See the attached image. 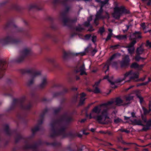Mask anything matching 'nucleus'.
<instances>
[{
  "mask_svg": "<svg viewBox=\"0 0 151 151\" xmlns=\"http://www.w3.org/2000/svg\"><path fill=\"white\" fill-rule=\"evenodd\" d=\"M4 28L6 30L12 29V30L7 33V35L5 38L0 39V44L3 45L9 43L17 44L20 42L22 37L19 39L14 38L16 33H21L22 36L29 38L30 37V35L28 31L24 30L22 28L18 27L15 25L13 18H9L7 20Z\"/></svg>",
  "mask_w": 151,
  "mask_h": 151,
  "instance_id": "1",
  "label": "nucleus"
},
{
  "mask_svg": "<svg viewBox=\"0 0 151 151\" xmlns=\"http://www.w3.org/2000/svg\"><path fill=\"white\" fill-rule=\"evenodd\" d=\"M26 99L25 96H23L19 99H14L11 106L8 109V111L14 110L17 107L25 111H30L32 107V104L30 101L25 103Z\"/></svg>",
  "mask_w": 151,
  "mask_h": 151,
  "instance_id": "2",
  "label": "nucleus"
},
{
  "mask_svg": "<svg viewBox=\"0 0 151 151\" xmlns=\"http://www.w3.org/2000/svg\"><path fill=\"white\" fill-rule=\"evenodd\" d=\"M4 130L6 135L10 137L13 134L15 135L14 136L15 143L16 144L21 139L24 140V142L26 140H27L29 142L28 140H31L33 138L34 135L32 134V135L26 138L23 136L19 132H18L17 129H10L9 126L8 124H4Z\"/></svg>",
  "mask_w": 151,
  "mask_h": 151,
  "instance_id": "3",
  "label": "nucleus"
},
{
  "mask_svg": "<svg viewBox=\"0 0 151 151\" xmlns=\"http://www.w3.org/2000/svg\"><path fill=\"white\" fill-rule=\"evenodd\" d=\"M20 73L22 74H29L31 76V79L27 83V85L30 86L33 84L35 78L41 74V72L37 71L34 68L30 69H24L20 70Z\"/></svg>",
  "mask_w": 151,
  "mask_h": 151,
  "instance_id": "4",
  "label": "nucleus"
},
{
  "mask_svg": "<svg viewBox=\"0 0 151 151\" xmlns=\"http://www.w3.org/2000/svg\"><path fill=\"white\" fill-rule=\"evenodd\" d=\"M7 4H9V6L7 7L4 11V14H6L13 10L21 12L23 9L22 7L18 6L17 3L10 2L9 0H6L0 3V6H4Z\"/></svg>",
  "mask_w": 151,
  "mask_h": 151,
  "instance_id": "5",
  "label": "nucleus"
},
{
  "mask_svg": "<svg viewBox=\"0 0 151 151\" xmlns=\"http://www.w3.org/2000/svg\"><path fill=\"white\" fill-rule=\"evenodd\" d=\"M132 75L133 76H131L129 78V79L125 82H129L132 80H133L135 81H139V80L143 81L144 80V79L141 78L140 79H138L139 78V73L135 72H133L132 70H131L127 72L124 75V78H119L116 79L115 81V83H121L122 81H124L126 77Z\"/></svg>",
  "mask_w": 151,
  "mask_h": 151,
  "instance_id": "6",
  "label": "nucleus"
},
{
  "mask_svg": "<svg viewBox=\"0 0 151 151\" xmlns=\"http://www.w3.org/2000/svg\"><path fill=\"white\" fill-rule=\"evenodd\" d=\"M123 13L129 14V11L123 6H122L119 7L116 6L114 8V12L112 15L115 19H119Z\"/></svg>",
  "mask_w": 151,
  "mask_h": 151,
  "instance_id": "7",
  "label": "nucleus"
},
{
  "mask_svg": "<svg viewBox=\"0 0 151 151\" xmlns=\"http://www.w3.org/2000/svg\"><path fill=\"white\" fill-rule=\"evenodd\" d=\"M66 128L65 126H63L60 129H56L53 132H51L50 136L52 138H54L59 136H62L63 137H67V133H65Z\"/></svg>",
  "mask_w": 151,
  "mask_h": 151,
  "instance_id": "8",
  "label": "nucleus"
},
{
  "mask_svg": "<svg viewBox=\"0 0 151 151\" xmlns=\"http://www.w3.org/2000/svg\"><path fill=\"white\" fill-rule=\"evenodd\" d=\"M31 50L27 48L24 49L21 52V54L16 59L14 60V61L17 63H20L22 62L24 58L27 56L31 54Z\"/></svg>",
  "mask_w": 151,
  "mask_h": 151,
  "instance_id": "9",
  "label": "nucleus"
},
{
  "mask_svg": "<svg viewBox=\"0 0 151 151\" xmlns=\"http://www.w3.org/2000/svg\"><path fill=\"white\" fill-rule=\"evenodd\" d=\"M113 101H109L106 103H104L100 104L99 106H98L95 107L92 110V113H95L97 114L100 113L101 111V107L103 106H107L112 104H113Z\"/></svg>",
  "mask_w": 151,
  "mask_h": 151,
  "instance_id": "10",
  "label": "nucleus"
},
{
  "mask_svg": "<svg viewBox=\"0 0 151 151\" xmlns=\"http://www.w3.org/2000/svg\"><path fill=\"white\" fill-rule=\"evenodd\" d=\"M7 66V62L4 59L0 58V79L4 76Z\"/></svg>",
  "mask_w": 151,
  "mask_h": 151,
  "instance_id": "11",
  "label": "nucleus"
},
{
  "mask_svg": "<svg viewBox=\"0 0 151 151\" xmlns=\"http://www.w3.org/2000/svg\"><path fill=\"white\" fill-rule=\"evenodd\" d=\"M79 54H80L81 56H83L85 55V53L84 52H81L75 53L73 52H67L64 51L63 52V57L64 60H66L68 59L71 56H77Z\"/></svg>",
  "mask_w": 151,
  "mask_h": 151,
  "instance_id": "12",
  "label": "nucleus"
},
{
  "mask_svg": "<svg viewBox=\"0 0 151 151\" xmlns=\"http://www.w3.org/2000/svg\"><path fill=\"white\" fill-rule=\"evenodd\" d=\"M120 55V54L119 53H114L111 56L110 58L108 60L106 64L105 65V67L107 68V69L105 71V73H106V71L109 70V67L111 64L112 60L116 58L117 57L119 56Z\"/></svg>",
  "mask_w": 151,
  "mask_h": 151,
  "instance_id": "13",
  "label": "nucleus"
},
{
  "mask_svg": "<svg viewBox=\"0 0 151 151\" xmlns=\"http://www.w3.org/2000/svg\"><path fill=\"white\" fill-rule=\"evenodd\" d=\"M2 91L4 95L9 97L12 96L14 93V91L10 86H9L8 87H4L2 89Z\"/></svg>",
  "mask_w": 151,
  "mask_h": 151,
  "instance_id": "14",
  "label": "nucleus"
},
{
  "mask_svg": "<svg viewBox=\"0 0 151 151\" xmlns=\"http://www.w3.org/2000/svg\"><path fill=\"white\" fill-rule=\"evenodd\" d=\"M77 21L76 18H75L73 19H71L68 18L67 19L66 24H64L65 26L68 27L71 30H73L75 29V27L73 24L76 23Z\"/></svg>",
  "mask_w": 151,
  "mask_h": 151,
  "instance_id": "15",
  "label": "nucleus"
},
{
  "mask_svg": "<svg viewBox=\"0 0 151 151\" xmlns=\"http://www.w3.org/2000/svg\"><path fill=\"white\" fill-rule=\"evenodd\" d=\"M130 59L129 55H127L125 56L122 60L120 62V65L122 68H126L129 65Z\"/></svg>",
  "mask_w": 151,
  "mask_h": 151,
  "instance_id": "16",
  "label": "nucleus"
},
{
  "mask_svg": "<svg viewBox=\"0 0 151 151\" xmlns=\"http://www.w3.org/2000/svg\"><path fill=\"white\" fill-rule=\"evenodd\" d=\"M45 37L51 39L55 43H57L58 41V39L57 37L54 34L50 33H46L45 34Z\"/></svg>",
  "mask_w": 151,
  "mask_h": 151,
  "instance_id": "17",
  "label": "nucleus"
},
{
  "mask_svg": "<svg viewBox=\"0 0 151 151\" xmlns=\"http://www.w3.org/2000/svg\"><path fill=\"white\" fill-rule=\"evenodd\" d=\"M47 61L51 64L52 66L55 68L60 69V67L59 64L57 63L54 58H48L47 59Z\"/></svg>",
  "mask_w": 151,
  "mask_h": 151,
  "instance_id": "18",
  "label": "nucleus"
},
{
  "mask_svg": "<svg viewBox=\"0 0 151 151\" xmlns=\"http://www.w3.org/2000/svg\"><path fill=\"white\" fill-rule=\"evenodd\" d=\"M29 9L30 10L32 9H35L37 10H40L42 9L41 4L38 3L31 4L29 6Z\"/></svg>",
  "mask_w": 151,
  "mask_h": 151,
  "instance_id": "19",
  "label": "nucleus"
},
{
  "mask_svg": "<svg viewBox=\"0 0 151 151\" xmlns=\"http://www.w3.org/2000/svg\"><path fill=\"white\" fill-rule=\"evenodd\" d=\"M68 91V90L67 89L65 88L62 91L54 93L53 94V97H55L59 96H63Z\"/></svg>",
  "mask_w": 151,
  "mask_h": 151,
  "instance_id": "20",
  "label": "nucleus"
},
{
  "mask_svg": "<svg viewBox=\"0 0 151 151\" xmlns=\"http://www.w3.org/2000/svg\"><path fill=\"white\" fill-rule=\"evenodd\" d=\"M103 12V9L101 8H100L99 10L97 12L96 14L95 15L96 19H97V18L99 19H104V15H102Z\"/></svg>",
  "mask_w": 151,
  "mask_h": 151,
  "instance_id": "21",
  "label": "nucleus"
},
{
  "mask_svg": "<svg viewBox=\"0 0 151 151\" xmlns=\"http://www.w3.org/2000/svg\"><path fill=\"white\" fill-rule=\"evenodd\" d=\"M67 13L64 11L60 13V15L62 18V21L64 24H66L68 18L67 17Z\"/></svg>",
  "mask_w": 151,
  "mask_h": 151,
  "instance_id": "22",
  "label": "nucleus"
},
{
  "mask_svg": "<svg viewBox=\"0 0 151 151\" xmlns=\"http://www.w3.org/2000/svg\"><path fill=\"white\" fill-rule=\"evenodd\" d=\"M48 20L51 23V25L50 27L52 30H55L57 29V26L54 24L53 21L54 19L51 17H48L47 18Z\"/></svg>",
  "mask_w": 151,
  "mask_h": 151,
  "instance_id": "23",
  "label": "nucleus"
},
{
  "mask_svg": "<svg viewBox=\"0 0 151 151\" xmlns=\"http://www.w3.org/2000/svg\"><path fill=\"white\" fill-rule=\"evenodd\" d=\"M130 122L133 124L140 125L141 126H145V125L142 123L141 120L140 119L137 120V119H134L133 120H130Z\"/></svg>",
  "mask_w": 151,
  "mask_h": 151,
  "instance_id": "24",
  "label": "nucleus"
},
{
  "mask_svg": "<svg viewBox=\"0 0 151 151\" xmlns=\"http://www.w3.org/2000/svg\"><path fill=\"white\" fill-rule=\"evenodd\" d=\"M103 116L101 115H98L96 116H91L90 115V119H94L96 120L99 122L101 123L103 119Z\"/></svg>",
  "mask_w": 151,
  "mask_h": 151,
  "instance_id": "25",
  "label": "nucleus"
},
{
  "mask_svg": "<svg viewBox=\"0 0 151 151\" xmlns=\"http://www.w3.org/2000/svg\"><path fill=\"white\" fill-rule=\"evenodd\" d=\"M129 40L131 41V42L128 45L129 47H134V45L137 42L136 40L132 37L130 36Z\"/></svg>",
  "mask_w": 151,
  "mask_h": 151,
  "instance_id": "26",
  "label": "nucleus"
},
{
  "mask_svg": "<svg viewBox=\"0 0 151 151\" xmlns=\"http://www.w3.org/2000/svg\"><path fill=\"white\" fill-rule=\"evenodd\" d=\"M141 34V32H140L136 31L130 36L134 37L136 40L137 39H139L142 37Z\"/></svg>",
  "mask_w": 151,
  "mask_h": 151,
  "instance_id": "27",
  "label": "nucleus"
},
{
  "mask_svg": "<svg viewBox=\"0 0 151 151\" xmlns=\"http://www.w3.org/2000/svg\"><path fill=\"white\" fill-rule=\"evenodd\" d=\"M63 116L64 121H65L66 123L67 124H69L73 120V119L72 117H66L65 115Z\"/></svg>",
  "mask_w": 151,
  "mask_h": 151,
  "instance_id": "28",
  "label": "nucleus"
},
{
  "mask_svg": "<svg viewBox=\"0 0 151 151\" xmlns=\"http://www.w3.org/2000/svg\"><path fill=\"white\" fill-rule=\"evenodd\" d=\"M47 84L46 79L45 78H44L42 80V83L39 85V87L40 88H43Z\"/></svg>",
  "mask_w": 151,
  "mask_h": 151,
  "instance_id": "29",
  "label": "nucleus"
},
{
  "mask_svg": "<svg viewBox=\"0 0 151 151\" xmlns=\"http://www.w3.org/2000/svg\"><path fill=\"white\" fill-rule=\"evenodd\" d=\"M115 37L119 40H126L127 38V35H119L116 36Z\"/></svg>",
  "mask_w": 151,
  "mask_h": 151,
  "instance_id": "30",
  "label": "nucleus"
},
{
  "mask_svg": "<svg viewBox=\"0 0 151 151\" xmlns=\"http://www.w3.org/2000/svg\"><path fill=\"white\" fill-rule=\"evenodd\" d=\"M125 48H127V50L128 53L130 55H132L134 52L135 48L134 47H129L128 45L125 47Z\"/></svg>",
  "mask_w": 151,
  "mask_h": 151,
  "instance_id": "31",
  "label": "nucleus"
},
{
  "mask_svg": "<svg viewBox=\"0 0 151 151\" xmlns=\"http://www.w3.org/2000/svg\"><path fill=\"white\" fill-rule=\"evenodd\" d=\"M48 109L47 108H45L43 111L42 113L40 115V119H44V118L45 114L48 112Z\"/></svg>",
  "mask_w": 151,
  "mask_h": 151,
  "instance_id": "32",
  "label": "nucleus"
},
{
  "mask_svg": "<svg viewBox=\"0 0 151 151\" xmlns=\"http://www.w3.org/2000/svg\"><path fill=\"white\" fill-rule=\"evenodd\" d=\"M57 124L56 123H55V121H53L50 123V125L51 126V132H53L56 129L55 127V125Z\"/></svg>",
  "mask_w": 151,
  "mask_h": 151,
  "instance_id": "33",
  "label": "nucleus"
},
{
  "mask_svg": "<svg viewBox=\"0 0 151 151\" xmlns=\"http://www.w3.org/2000/svg\"><path fill=\"white\" fill-rule=\"evenodd\" d=\"M76 30L77 32H81L84 30V29L81 27L80 24H78V26L75 27V29L72 30Z\"/></svg>",
  "mask_w": 151,
  "mask_h": 151,
  "instance_id": "34",
  "label": "nucleus"
},
{
  "mask_svg": "<svg viewBox=\"0 0 151 151\" xmlns=\"http://www.w3.org/2000/svg\"><path fill=\"white\" fill-rule=\"evenodd\" d=\"M144 51L143 49L141 46H140L137 48L136 53L137 54L140 55Z\"/></svg>",
  "mask_w": 151,
  "mask_h": 151,
  "instance_id": "35",
  "label": "nucleus"
},
{
  "mask_svg": "<svg viewBox=\"0 0 151 151\" xmlns=\"http://www.w3.org/2000/svg\"><path fill=\"white\" fill-rule=\"evenodd\" d=\"M115 102L117 105L120 106V104L123 103V101L120 98L117 97L116 99Z\"/></svg>",
  "mask_w": 151,
  "mask_h": 151,
  "instance_id": "36",
  "label": "nucleus"
},
{
  "mask_svg": "<svg viewBox=\"0 0 151 151\" xmlns=\"http://www.w3.org/2000/svg\"><path fill=\"white\" fill-rule=\"evenodd\" d=\"M40 128V126L37 125L34 128L32 129V134L35 135V132L39 130Z\"/></svg>",
  "mask_w": 151,
  "mask_h": 151,
  "instance_id": "37",
  "label": "nucleus"
},
{
  "mask_svg": "<svg viewBox=\"0 0 151 151\" xmlns=\"http://www.w3.org/2000/svg\"><path fill=\"white\" fill-rule=\"evenodd\" d=\"M142 108L144 112V114L145 115H146L147 114L150 113V111H151V110L150 109H149V110H147L143 106L142 107Z\"/></svg>",
  "mask_w": 151,
  "mask_h": 151,
  "instance_id": "38",
  "label": "nucleus"
},
{
  "mask_svg": "<svg viewBox=\"0 0 151 151\" xmlns=\"http://www.w3.org/2000/svg\"><path fill=\"white\" fill-rule=\"evenodd\" d=\"M136 95L137 97L139 98V102L140 104H142L144 101L143 98L139 95V93H136Z\"/></svg>",
  "mask_w": 151,
  "mask_h": 151,
  "instance_id": "39",
  "label": "nucleus"
},
{
  "mask_svg": "<svg viewBox=\"0 0 151 151\" xmlns=\"http://www.w3.org/2000/svg\"><path fill=\"white\" fill-rule=\"evenodd\" d=\"M54 121H55V123H56L57 124L59 125L61 122L64 121V120L63 118V116L60 119H55L54 120Z\"/></svg>",
  "mask_w": 151,
  "mask_h": 151,
  "instance_id": "40",
  "label": "nucleus"
},
{
  "mask_svg": "<svg viewBox=\"0 0 151 151\" xmlns=\"http://www.w3.org/2000/svg\"><path fill=\"white\" fill-rule=\"evenodd\" d=\"M118 141L121 142L122 144H124V145H129L131 144V143H127L124 142L123 140L122 139V137H118L117 138Z\"/></svg>",
  "mask_w": 151,
  "mask_h": 151,
  "instance_id": "41",
  "label": "nucleus"
},
{
  "mask_svg": "<svg viewBox=\"0 0 151 151\" xmlns=\"http://www.w3.org/2000/svg\"><path fill=\"white\" fill-rule=\"evenodd\" d=\"M104 79H107L108 81L111 83V85H114L115 82L112 81L109 78V76L108 75H106L104 77Z\"/></svg>",
  "mask_w": 151,
  "mask_h": 151,
  "instance_id": "42",
  "label": "nucleus"
},
{
  "mask_svg": "<svg viewBox=\"0 0 151 151\" xmlns=\"http://www.w3.org/2000/svg\"><path fill=\"white\" fill-rule=\"evenodd\" d=\"M101 115L104 116L106 118L107 117V110L106 109H104L101 112Z\"/></svg>",
  "mask_w": 151,
  "mask_h": 151,
  "instance_id": "43",
  "label": "nucleus"
},
{
  "mask_svg": "<svg viewBox=\"0 0 151 151\" xmlns=\"http://www.w3.org/2000/svg\"><path fill=\"white\" fill-rule=\"evenodd\" d=\"M62 109L63 108L62 107H60L57 109L54 110V114L55 115H57Z\"/></svg>",
  "mask_w": 151,
  "mask_h": 151,
  "instance_id": "44",
  "label": "nucleus"
},
{
  "mask_svg": "<svg viewBox=\"0 0 151 151\" xmlns=\"http://www.w3.org/2000/svg\"><path fill=\"white\" fill-rule=\"evenodd\" d=\"M114 122L116 124L123 122L122 120L119 118H117L114 120Z\"/></svg>",
  "mask_w": 151,
  "mask_h": 151,
  "instance_id": "45",
  "label": "nucleus"
},
{
  "mask_svg": "<svg viewBox=\"0 0 151 151\" xmlns=\"http://www.w3.org/2000/svg\"><path fill=\"white\" fill-rule=\"evenodd\" d=\"M51 145L53 147H60L61 145V144L59 142H52Z\"/></svg>",
  "mask_w": 151,
  "mask_h": 151,
  "instance_id": "46",
  "label": "nucleus"
},
{
  "mask_svg": "<svg viewBox=\"0 0 151 151\" xmlns=\"http://www.w3.org/2000/svg\"><path fill=\"white\" fill-rule=\"evenodd\" d=\"M139 65L136 63L134 62L130 66L131 68H137Z\"/></svg>",
  "mask_w": 151,
  "mask_h": 151,
  "instance_id": "47",
  "label": "nucleus"
},
{
  "mask_svg": "<svg viewBox=\"0 0 151 151\" xmlns=\"http://www.w3.org/2000/svg\"><path fill=\"white\" fill-rule=\"evenodd\" d=\"M134 96L129 95L128 96L126 97V100L127 101H130L133 100L134 99Z\"/></svg>",
  "mask_w": 151,
  "mask_h": 151,
  "instance_id": "48",
  "label": "nucleus"
},
{
  "mask_svg": "<svg viewBox=\"0 0 151 151\" xmlns=\"http://www.w3.org/2000/svg\"><path fill=\"white\" fill-rule=\"evenodd\" d=\"M64 7L65 8L64 9L63 11H64L67 13H68L70 9V6L68 5H67L65 6H64Z\"/></svg>",
  "mask_w": 151,
  "mask_h": 151,
  "instance_id": "49",
  "label": "nucleus"
},
{
  "mask_svg": "<svg viewBox=\"0 0 151 151\" xmlns=\"http://www.w3.org/2000/svg\"><path fill=\"white\" fill-rule=\"evenodd\" d=\"M141 117L142 120L144 123H146L147 122V119L146 116H144V114H141Z\"/></svg>",
  "mask_w": 151,
  "mask_h": 151,
  "instance_id": "50",
  "label": "nucleus"
},
{
  "mask_svg": "<svg viewBox=\"0 0 151 151\" xmlns=\"http://www.w3.org/2000/svg\"><path fill=\"white\" fill-rule=\"evenodd\" d=\"M117 65L118 63L116 61H111V65L112 67H115L116 68H117Z\"/></svg>",
  "mask_w": 151,
  "mask_h": 151,
  "instance_id": "51",
  "label": "nucleus"
},
{
  "mask_svg": "<svg viewBox=\"0 0 151 151\" xmlns=\"http://www.w3.org/2000/svg\"><path fill=\"white\" fill-rule=\"evenodd\" d=\"M105 29L104 27H101L99 28L98 32H99L101 35H102L105 32Z\"/></svg>",
  "mask_w": 151,
  "mask_h": 151,
  "instance_id": "52",
  "label": "nucleus"
},
{
  "mask_svg": "<svg viewBox=\"0 0 151 151\" xmlns=\"http://www.w3.org/2000/svg\"><path fill=\"white\" fill-rule=\"evenodd\" d=\"M120 46V45L119 44H117L115 45H111L110 46V48H112L113 50H115L119 48V47Z\"/></svg>",
  "mask_w": 151,
  "mask_h": 151,
  "instance_id": "53",
  "label": "nucleus"
},
{
  "mask_svg": "<svg viewBox=\"0 0 151 151\" xmlns=\"http://www.w3.org/2000/svg\"><path fill=\"white\" fill-rule=\"evenodd\" d=\"M146 46L151 49V42H150L149 40H147L146 42Z\"/></svg>",
  "mask_w": 151,
  "mask_h": 151,
  "instance_id": "54",
  "label": "nucleus"
},
{
  "mask_svg": "<svg viewBox=\"0 0 151 151\" xmlns=\"http://www.w3.org/2000/svg\"><path fill=\"white\" fill-rule=\"evenodd\" d=\"M85 99H86L80 98L79 103V106H81L84 103V102L85 100Z\"/></svg>",
  "mask_w": 151,
  "mask_h": 151,
  "instance_id": "55",
  "label": "nucleus"
},
{
  "mask_svg": "<svg viewBox=\"0 0 151 151\" xmlns=\"http://www.w3.org/2000/svg\"><path fill=\"white\" fill-rule=\"evenodd\" d=\"M144 126V127L142 128V131L146 132L150 129V127L148 126H147L146 125H145V126Z\"/></svg>",
  "mask_w": 151,
  "mask_h": 151,
  "instance_id": "56",
  "label": "nucleus"
},
{
  "mask_svg": "<svg viewBox=\"0 0 151 151\" xmlns=\"http://www.w3.org/2000/svg\"><path fill=\"white\" fill-rule=\"evenodd\" d=\"M94 92L96 93H100V90L99 88L97 86H96L93 91Z\"/></svg>",
  "mask_w": 151,
  "mask_h": 151,
  "instance_id": "57",
  "label": "nucleus"
},
{
  "mask_svg": "<svg viewBox=\"0 0 151 151\" xmlns=\"http://www.w3.org/2000/svg\"><path fill=\"white\" fill-rule=\"evenodd\" d=\"M67 134V136H68L72 137H74L76 136L75 134L71 132H70Z\"/></svg>",
  "mask_w": 151,
  "mask_h": 151,
  "instance_id": "58",
  "label": "nucleus"
},
{
  "mask_svg": "<svg viewBox=\"0 0 151 151\" xmlns=\"http://www.w3.org/2000/svg\"><path fill=\"white\" fill-rule=\"evenodd\" d=\"M146 125L150 128L151 126V119H150L148 121L147 120Z\"/></svg>",
  "mask_w": 151,
  "mask_h": 151,
  "instance_id": "59",
  "label": "nucleus"
},
{
  "mask_svg": "<svg viewBox=\"0 0 151 151\" xmlns=\"http://www.w3.org/2000/svg\"><path fill=\"white\" fill-rule=\"evenodd\" d=\"M112 33H109V34L106 38L105 39V40L106 42L108 40H110L111 39L112 36Z\"/></svg>",
  "mask_w": 151,
  "mask_h": 151,
  "instance_id": "60",
  "label": "nucleus"
},
{
  "mask_svg": "<svg viewBox=\"0 0 151 151\" xmlns=\"http://www.w3.org/2000/svg\"><path fill=\"white\" fill-rule=\"evenodd\" d=\"M43 120L44 119L40 118L38 121V124L37 125L40 126V125L42 124Z\"/></svg>",
  "mask_w": 151,
  "mask_h": 151,
  "instance_id": "61",
  "label": "nucleus"
},
{
  "mask_svg": "<svg viewBox=\"0 0 151 151\" xmlns=\"http://www.w3.org/2000/svg\"><path fill=\"white\" fill-rule=\"evenodd\" d=\"M148 83V82H145L140 83L139 84H138L137 85V87H138L140 86H145L147 85Z\"/></svg>",
  "mask_w": 151,
  "mask_h": 151,
  "instance_id": "62",
  "label": "nucleus"
},
{
  "mask_svg": "<svg viewBox=\"0 0 151 151\" xmlns=\"http://www.w3.org/2000/svg\"><path fill=\"white\" fill-rule=\"evenodd\" d=\"M83 25L86 27H89L90 25V23L88 21L85 22L83 23Z\"/></svg>",
  "mask_w": 151,
  "mask_h": 151,
  "instance_id": "63",
  "label": "nucleus"
},
{
  "mask_svg": "<svg viewBox=\"0 0 151 151\" xmlns=\"http://www.w3.org/2000/svg\"><path fill=\"white\" fill-rule=\"evenodd\" d=\"M141 57L140 56V55H138V54L135 57V60L137 61L141 60Z\"/></svg>",
  "mask_w": 151,
  "mask_h": 151,
  "instance_id": "64",
  "label": "nucleus"
}]
</instances>
